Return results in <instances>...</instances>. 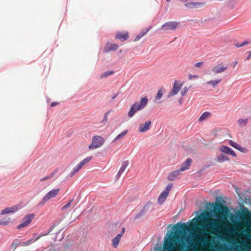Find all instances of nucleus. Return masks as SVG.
Masks as SVG:
<instances>
[{
	"label": "nucleus",
	"mask_w": 251,
	"mask_h": 251,
	"mask_svg": "<svg viewBox=\"0 0 251 251\" xmlns=\"http://www.w3.org/2000/svg\"><path fill=\"white\" fill-rule=\"evenodd\" d=\"M118 45L115 44H107L106 46L104 49L105 52H108L111 50H116L118 48Z\"/></svg>",
	"instance_id": "nucleus-20"
},
{
	"label": "nucleus",
	"mask_w": 251,
	"mask_h": 251,
	"mask_svg": "<svg viewBox=\"0 0 251 251\" xmlns=\"http://www.w3.org/2000/svg\"><path fill=\"white\" fill-rule=\"evenodd\" d=\"M60 189L59 188L52 189L48 192L43 197L42 201L39 203V205H43L50 199L54 198L59 193Z\"/></svg>",
	"instance_id": "nucleus-6"
},
{
	"label": "nucleus",
	"mask_w": 251,
	"mask_h": 251,
	"mask_svg": "<svg viewBox=\"0 0 251 251\" xmlns=\"http://www.w3.org/2000/svg\"><path fill=\"white\" fill-rule=\"evenodd\" d=\"M248 122V119H240L238 121V124L240 126L243 127L245 126Z\"/></svg>",
	"instance_id": "nucleus-33"
},
{
	"label": "nucleus",
	"mask_w": 251,
	"mask_h": 251,
	"mask_svg": "<svg viewBox=\"0 0 251 251\" xmlns=\"http://www.w3.org/2000/svg\"><path fill=\"white\" fill-rule=\"evenodd\" d=\"M121 238V234H117L116 236L112 239V245L114 248H116L119 245V243Z\"/></svg>",
	"instance_id": "nucleus-24"
},
{
	"label": "nucleus",
	"mask_w": 251,
	"mask_h": 251,
	"mask_svg": "<svg viewBox=\"0 0 251 251\" xmlns=\"http://www.w3.org/2000/svg\"><path fill=\"white\" fill-rule=\"evenodd\" d=\"M10 222V219H8V220H1L0 221V225H3L6 226L8 225Z\"/></svg>",
	"instance_id": "nucleus-44"
},
{
	"label": "nucleus",
	"mask_w": 251,
	"mask_h": 251,
	"mask_svg": "<svg viewBox=\"0 0 251 251\" xmlns=\"http://www.w3.org/2000/svg\"><path fill=\"white\" fill-rule=\"evenodd\" d=\"M21 243L22 242H20V240L18 239L14 240L13 241L12 245H11L12 248L15 249L18 246H19V245L21 246Z\"/></svg>",
	"instance_id": "nucleus-35"
},
{
	"label": "nucleus",
	"mask_w": 251,
	"mask_h": 251,
	"mask_svg": "<svg viewBox=\"0 0 251 251\" xmlns=\"http://www.w3.org/2000/svg\"><path fill=\"white\" fill-rule=\"evenodd\" d=\"M57 104H58V103H57V102H52V103L50 104V106H51V107H53V106H54L56 105Z\"/></svg>",
	"instance_id": "nucleus-50"
},
{
	"label": "nucleus",
	"mask_w": 251,
	"mask_h": 251,
	"mask_svg": "<svg viewBox=\"0 0 251 251\" xmlns=\"http://www.w3.org/2000/svg\"><path fill=\"white\" fill-rule=\"evenodd\" d=\"M237 150L243 153H247L248 151V150L247 148H243L241 147L240 145H239Z\"/></svg>",
	"instance_id": "nucleus-42"
},
{
	"label": "nucleus",
	"mask_w": 251,
	"mask_h": 251,
	"mask_svg": "<svg viewBox=\"0 0 251 251\" xmlns=\"http://www.w3.org/2000/svg\"><path fill=\"white\" fill-rule=\"evenodd\" d=\"M250 43V41H244L243 42H242L241 44H239L238 43H236L235 46L236 48H240L245 45H248Z\"/></svg>",
	"instance_id": "nucleus-37"
},
{
	"label": "nucleus",
	"mask_w": 251,
	"mask_h": 251,
	"mask_svg": "<svg viewBox=\"0 0 251 251\" xmlns=\"http://www.w3.org/2000/svg\"><path fill=\"white\" fill-rule=\"evenodd\" d=\"M127 133V130H125L119 134L112 141V143H115L120 139L124 137Z\"/></svg>",
	"instance_id": "nucleus-27"
},
{
	"label": "nucleus",
	"mask_w": 251,
	"mask_h": 251,
	"mask_svg": "<svg viewBox=\"0 0 251 251\" xmlns=\"http://www.w3.org/2000/svg\"><path fill=\"white\" fill-rule=\"evenodd\" d=\"M181 86L182 84L178 85L177 84V81L176 80H175L173 88L172 91L169 93L168 97L170 98L175 95H176L179 91L180 89L181 88Z\"/></svg>",
	"instance_id": "nucleus-12"
},
{
	"label": "nucleus",
	"mask_w": 251,
	"mask_h": 251,
	"mask_svg": "<svg viewBox=\"0 0 251 251\" xmlns=\"http://www.w3.org/2000/svg\"><path fill=\"white\" fill-rule=\"evenodd\" d=\"M204 5L203 2H190L185 4L186 7L188 8H194L200 7Z\"/></svg>",
	"instance_id": "nucleus-18"
},
{
	"label": "nucleus",
	"mask_w": 251,
	"mask_h": 251,
	"mask_svg": "<svg viewBox=\"0 0 251 251\" xmlns=\"http://www.w3.org/2000/svg\"><path fill=\"white\" fill-rule=\"evenodd\" d=\"M74 201V199H72V200H70L67 203H66L65 205H64L62 208H61V210H64L65 209L68 208L69 207L72 203V202Z\"/></svg>",
	"instance_id": "nucleus-40"
},
{
	"label": "nucleus",
	"mask_w": 251,
	"mask_h": 251,
	"mask_svg": "<svg viewBox=\"0 0 251 251\" xmlns=\"http://www.w3.org/2000/svg\"><path fill=\"white\" fill-rule=\"evenodd\" d=\"M210 217H214L217 219H220L222 220H226V216L223 213L220 212L218 214H216L214 211H204L201 212L198 216L195 218L197 221L201 222L205 221L206 223L204 224L203 227L205 228H211L213 230L217 232H220L222 229V227L220 225L217 221L215 219L208 220Z\"/></svg>",
	"instance_id": "nucleus-2"
},
{
	"label": "nucleus",
	"mask_w": 251,
	"mask_h": 251,
	"mask_svg": "<svg viewBox=\"0 0 251 251\" xmlns=\"http://www.w3.org/2000/svg\"><path fill=\"white\" fill-rule=\"evenodd\" d=\"M229 144L231 146L233 147V148H234L235 149H236L237 150L238 149V148L240 145L239 144H237L236 142H235L231 140H229Z\"/></svg>",
	"instance_id": "nucleus-38"
},
{
	"label": "nucleus",
	"mask_w": 251,
	"mask_h": 251,
	"mask_svg": "<svg viewBox=\"0 0 251 251\" xmlns=\"http://www.w3.org/2000/svg\"><path fill=\"white\" fill-rule=\"evenodd\" d=\"M37 233H34L33 235V237L32 238H36L38 236H37Z\"/></svg>",
	"instance_id": "nucleus-54"
},
{
	"label": "nucleus",
	"mask_w": 251,
	"mask_h": 251,
	"mask_svg": "<svg viewBox=\"0 0 251 251\" xmlns=\"http://www.w3.org/2000/svg\"><path fill=\"white\" fill-rule=\"evenodd\" d=\"M227 67L223 65L222 64H218L212 69V71L215 74H220L224 72Z\"/></svg>",
	"instance_id": "nucleus-15"
},
{
	"label": "nucleus",
	"mask_w": 251,
	"mask_h": 251,
	"mask_svg": "<svg viewBox=\"0 0 251 251\" xmlns=\"http://www.w3.org/2000/svg\"><path fill=\"white\" fill-rule=\"evenodd\" d=\"M104 142V139L101 136H94L92 138V143L89 145V149L93 150L101 146Z\"/></svg>",
	"instance_id": "nucleus-4"
},
{
	"label": "nucleus",
	"mask_w": 251,
	"mask_h": 251,
	"mask_svg": "<svg viewBox=\"0 0 251 251\" xmlns=\"http://www.w3.org/2000/svg\"><path fill=\"white\" fill-rule=\"evenodd\" d=\"M199 76L198 75H189V79H192L193 78H198Z\"/></svg>",
	"instance_id": "nucleus-45"
},
{
	"label": "nucleus",
	"mask_w": 251,
	"mask_h": 251,
	"mask_svg": "<svg viewBox=\"0 0 251 251\" xmlns=\"http://www.w3.org/2000/svg\"><path fill=\"white\" fill-rule=\"evenodd\" d=\"M151 29V27H147L144 30L141 31L139 34L136 35L134 39L135 41L139 40L143 36H145Z\"/></svg>",
	"instance_id": "nucleus-25"
},
{
	"label": "nucleus",
	"mask_w": 251,
	"mask_h": 251,
	"mask_svg": "<svg viewBox=\"0 0 251 251\" xmlns=\"http://www.w3.org/2000/svg\"><path fill=\"white\" fill-rule=\"evenodd\" d=\"M20 209L19 205H15L11 207H6L0 211V215H3L15 213Z\"/></svg>",
	"instance_id": "nucleus-11"
},
{
	"label": "nucleus",
	"mask_w": 251,
	"mask_h": 251,
	"mask_svg": "<svg viewBox=\"0 0 251 251\" xmlns=\"http://www.w3.org/2000/svg\"><path fill=\"white\" fill-rule=\"evenodd\" d=\"M192 162V160L191 158H187L186 160L181 165L179 169L180 171L181 172H182L186 170H188Z\"/></svg>",
	"instance_id": "nucleus-17"
},
{
	"label": "nucleus",
	"mask_w": 251,
	"mask_h": 251,
	"mask_svg": "<svg viewBox=\"0 0 251 251\" xmlns=\"http://www.w3.org/2000/svg\"><path fill=\"white\" fill-rule=\"evenodd\" d=\"M229 160V159L228 158V157L226 155L223 154H220L217 155V161L220 163L228 161Z\"/></svg>",
	"instance_id": "nucleus-26"
},
{
	"label": "nucleus",
	"mask_w": 251,
	"mask_h": 251,
	"mask_svg": "<svg viewBox=\"0 0 251 251\" xmlns=\"http://www.w3.org/2000/svg\"><path fill=\"white\" fill-rule=\"evenodd\" d=\"M179 23L176 21H170L164 24L161 29L164 30H175L178 26Z\"/></svg>",
	"instance_id": "nucleus-10"
},
{
	"label": "nucleus",
	"mask_w": 251,
	"mask_h": 251,
	"mask_svg": "<svg viewBox=\"0 0 251 251\" xmlns=\"http://www.w3.org/2000/svg\"><path fill=\"white\" fill-rule=\"evenodd\" d=\"M151 125V121H148L146 122L144 124H141L139 125L138 127V131L140 132H144L148 130L150 128Z\"/></svg>",
	"instance_id": "nucleus-14"
},
{
	"label": "nucleus",
	"mask_w": 251,
	"mask_h": 251,
	"mask_svg": "<svg viewBox=\"0 0 251 251\" xmlns=\"http://www.w3.org/2000/svg\"><path fill=\"white\" fill-rule=\"evenodd\" d=\"M128 165V162L127 161H125L123 162L121 167L118 172V174L116 175L117 178H118L120 177L123 172L125 171L126 168Z\"/></svg>",
	"instance_id": "nucleus-19"
},
{
	"label": "nucleus",
	"mask_w": 251,
	"mask_h": 251,
	"mask_svg": "<svg viewBox=\"0 0 251 251\" xmlns=\"http://www.w3.org/2000/svg\"><path fill=\"white\" fill-rule=\"evenodd\" d=\"M212 207L214 209L213 211H217L219 213H220L221 211L223 210V207L221 204L214 203L212 204Z\"/></svg>",
	"instance_id": "nucleus-28"
},
{
	"label": "nucleus",
	"mask_w": 251,
	"mask_h": 251,
	"mask_svg": "<svg viewBox=\"0 0 251 251\" xmlns=\"http://www.w3.org/2000/svg\"><path fill=\"white\" fill-rule=\"evenodd\" d=\"M168 195L167 194V193L164 192L163 191L162 192L158 198L157 202L158 204H163V203L165 201Z\"/></svg>",
	"instance_id": "nucleus-22"
},
{
	"label": "nucleus",
	"mask_w": 251,
	"mask_h": 251,
	"mask_svg": "<svg viewBox=\"0 0 251 251\" xmlns=\"http://www.w3.org/2000/svg\"><path fill=\"white\" fill-rule=\"evenodd\" d=\"M189 90V88L187 87H185L183 88V89L180 91V94L182 95V96H183L185 95V94L187 93L188 91Z\"/></svg>",
	"instance_id": "nucleus-43"
},
{
	"label": "nucleus",
	"mask_w": 251,
	"mask_h": 251,
	"mask_svg": "<svg viewBox=\"0 0 251 251\" xmlns=\"http://www.w3.org/2000/svg\"><path fill=\"white\" fill-rule=\"evenodd\" d=\"M181 171L177 170L170 173L168 176V179L170 181H173L177 178V176L180 174Z\"/></svg>",
	"instance_id": "nucleus-21"
},
{
	"label": "nucleus",
	"mask_w": 251,
	"mask_h": 251,
	"mask_svg": "<svg viewBox=\"0 0 251 251\" xmlns=\"http://www.w3.org/2000/svg\"><path fill=\"white\" fill-rule=\"evenodd\" d=\"M249 202H251V198L248 199Z\"/></svg>",
	"instance_id": "nucleus-56"
},
{
	"label": "nucleus",
	"mask_w": 251,
	"mask_h": 251,
	"mask_svg": "<svg viewBox=\"0 0 251 251\" xmlns=\"http://www.w3.org/2000/svg\"><path fill=\"white\" fill-rule=\"evenodd\" d=\"M151 205L152 203L151 202L148 201L147 202L140 212L135 216L134 220L140 219L143 216L148 214L149 212L151 213L152 210V208L151 209Z\"/></svg>",
	"instance_id": "nucleus-5"
},
{
	"label": "nucleus",
	"mask_w": 251,
	"mask_h": 251,
	"mask_svg": "<svg viewBox=\"0 0 251 251\" xmlns=\"http://www.w3.org/2000/svg\"><path fill=\"white\" fill-rule=\"evenodd\" d=\"M118 94H119V93H118L116 94H114L113 96L112 97V98H111L112 100H113L115 99L116 98V97L118 95Z\"/></svg>",
	"instance_id": "nucleus-51"
},
{
	"label": "nucleus",
	"mask_w": 251,
	"mask_h": 251,
	"mask_svg": "<svg viewBox=\"0 0 251 251\" xmlns=\"http://www.w3.org/2000/svg\"><path fill=\"white\" fill-rule=\"evenodd\" d=\"M34 217L35 214L32 213L26 215L21 220V224L17 226V229H19L27 226V225L31 222Z\"/></svg>",
	"instance_id": "nucleus-9"
},
{
	"label": "nucleus",
	"mask_w": 251,
	"mask_h": 251,
	"mask_svg": "<svg viewBox=\"0 0 251 251\" xmlns=\"http://www.w3.org/2000/svg\"><path fill=\"white\" fill-rule=\"evenodd\" d=\"M92 156L87 157L82 161H81L75 167L72 172L71 174L70 175V177H72L75 174L78 172L83 166H84L86 164L88 163L91 159H92Z\"/></svg>",
	"instance_id": "nucleus-7"
},
{
	"label": "nucleus",
	"mask_w": 251,
	"mask_h": 251,
	"mask_svg": "<svg viewBox=\"0 0 251 251\" xmlns=\"http://www.w3.org/2000/svg\"><path fill=\"white\" fill-rule=\"evenodd\" d=\"M114 73L113 71H108L104 72L100 76V78L106 77L110 75H113Z\"/></svg>",
	"instance_id": "nucleus-31"
},
{
	"label": "nucleus",
	"mask_w": 251,
	"mask_h": 251,
	"mask_svg": "<svg viewBox=\"0 0 251 251\" xmlns=\"http://www.w3.org/2000/svg\"><path fill=\"white\" fill-rule=\"evenodd\" d=\"M247 53L248 54V55L247 57L246 60H248L250 59V58L251 57V51L247 52Z\"/></svg>",
	"instance_id": "nucleus-47"
},
{
	"label": "nucleus",
	"mask_w": 251,
	"mask_h": 251,
	"mask_svg": "<svg viewBox=\"0 0 251 251\" xmlns=\"http://www.w3.org/2000/svg\"><path fill=\"white\" fill-rule=\"evenodd\" d=\"M225 213L228 215L229 221L233 224L229 226H224L225 231L232 234L235 233L236 229L241 226H251V211L243 204H240L239 208H236L230 213L227 208H226Z\"/></svg>",
	"instance_id": "nucleus-1"
},
{
	"label": "nucleus",
	"mask_w": 251,
	"mask_h": 251,
	"mask_svg": "<svg viewBox=\"0 0 251 251\" xmlns=\"http://www.w3.org/2000/svg\"><path fill=\"white\" fill-rule=\"evenodd\" d=\"M57 171L55 170L53 172H52L50 175L47 176H46L43 177L40 179L41 181H43L44 180L50 179L53 177V176L56 173Z\"/></svg>",
	"instance_id": "nucleus-32"
},
{
	"label": "nucleus",
	"mask_w": 251,
	"mask_h": 251,
	"mask_svg": "<svg viewBox=\"0 0 251 251\" xmlns=\"http://www.w3.org/2000/svg\"><path fill=\"white\" fill-rule=\"evenodd\" d=\"M167 2H169L171 1V0H166Z\"/></svg>",
	"instance_id": "nucleus-57"
},
{
	"label": "nucleus",
	"mask_w": 251,
	"mask_h": 251,
	"mask_svg": "<svg viewBox=\"0 0 251 251\" xmlns=\"http://www.w3.org/2000/svg\"><path fill=\"white\" fill-rule=\"evenodd\" d=\"M190 250L191 251H198L197 249L194 248H192Z\"/></svg>",
	"instance_id": "nucleus-52"
},
{
	"label": "nucleus",
	"mask_w": 251,
	"mask_h": 251,
	"mask_svg": "<svg viewBox=\"0 0 251 251\" xmlns=\"http://www.w3.org/2000/svg\"><path fill=\"white\" fill-rule=\"evenodd\" d=\"M220 151L222 152L225 153L227 154L231 155L233 157L236 156V154L234 151L227 146L224 145L220 146Z\"/></svg>",
	"instance_id": "nucleus-13"
},
{
	"label": "nucleus",
	"mask_w": 251,
	"mask_h": 251,
	"mask_svg": "<svg viewBox=\"0 0 251 251\" xmlns=\"http://www.w3.org/2000/svg\"><path fill=\"white\" fill-rule=\"evenodd\" d=\"M59 233V232H57L56 233V234H58Z\"/></svg>",
	"instance_id": "nucleus-58"
},
{
	"label": "nucleus",
	"mask_w": 251,
	"mask_h": 251,
	"mask_svg": "<svg viewBox=\"0 0 251 251\" xmlns=\"http://www.w3.org/2000/svg\"><path fill=\"white\" fill-rule=\"evenodd\" d=\"M92 156L87 157L82 161H81L75 167L72 172L71 174L70 175V177H72L75 174L78 172L83 166H84L86 164L88 163L91 159H92Z\"/></svg>",
	"instance_id": "nucleus-8"
},
{
	"label": "nucleus",
	"mask_w": 251,
	"mask_h": 251,
	"mask_svg": "<svg viewBox=\"0 0 251 251\" xmlns=\"http://www.w3.org/2000/svg\"><path fill=\"white\" fill-rule=\"evenodd\" d=\"M173 187L172 183H169L166 187L165 190L163 191L164 192L167 193V194L168 195L169 191L171 190Z\"/></svg>",
	"instance_id": "nucleus-39"
},
{
	"label": "nucleus",
	"mask_w": 251,
	"mask_h": 251,
	"mask_svg": "<svg viewBox=\"0 0 251 251\" xmlns=\"http://www.w3.org/2000/svg\"><path fill=\"white\" fill-rule=\"evenodd\" d=\"M203 65L202 62H200L198 63H197L195 64V67H201Z\"/></svg>",
	"instance_id": "nucleus-46"
},
{
	"label": "nucleus",
	"mask_w": 251,
	"mask_h": 251,
	"mask_svg": "<svg viewBox=\"0 0 251 251\" xmlns=\"http://www.w3.org/2000/svg\"><path fill=\"white\" fill-rule=\"evenodd\" d=\"M128 33L126 31L118 32L115 36L116 39L120 40L122 41L128 39Z\"/></svg>",
	"instance_id": "nucleus-16"
},
{
	"label": "nucleus",
	"mask_w": 251,
	"mask_h": 251,
	"mask_svg": "<svg viewBox=\"0 0 251 251\" xmlns=\"http://www.w3.org/2000/svg\"><path fill=\"white\" fill-rule=\"evenodd\" d=\"M222 80V79H217L213 80H209L206 82V84L211 85L213 87H216Z\"/></svg>",
	"instance_id": "nucleus-29"
},
{
	"label": "nucleus",
	"mask_w": 251,
	"mask_h": 251,
	"mask_svg": "<svg viewBox=\"0 0 251 251\" xmlns=\"http://www.w3.org/2000/svg\"><path fill=\"white\" fill-rule=\"evenodd\" d=\"M42 237V235H38L36 238H32L26 241L23 242L21 243L22 246H26L30 245L31 244L35 242L36 241L38 240L40 238Z\"/></svg>",
	"instance_id": "nucleus-23"
},
{
	"label": "nucleus",
	"mask_w": 251,
	"mask_h": 251,
	"mask_svg": "<svg viewBox=\"0 0 251 251\" xmlns=\"http://www.w3.org/2000/svg\"><path fill=\"white\" fill-rule=\"evenodd\" d=\"M163 90L161 89H160L157 93V95L155 98V100H159L163 96Z\"/></svg>",
	"instance_id": "nucleus-34"
},
{
	"label": "nucleus",
	"mask_w": 251,
	"mask_h": 251,
	"mask_svg": "<svg viewBox=\"0 0 251 251\" xmlns=\"http://www.w3.org/2000/svg\"><path fill=\"white\" fill-rule=\"evenodd\" d=\"M238 64V61H235L233 62V66L234 67Z\"/></svg>",
	"instance_id": "nucleus-53"
},
{
	"label": "nucleus",
	"mask_w": 251,
	"mask_h": 251,
	"mask_svg": "<svg viewBox=\"0 0 251 251\" xmlns=\"http://www.w3.org/2000/svg\"><path fill=\"white\" fill-rule=\"evenodd\" d=\"M210 113L209 112L206 111L203 112L199 119V122H202L205 120L209 115Z\"/></svg>",
	"instance_id": "nucleus-30"
},
{
	"label": "nucleus",
	"mask_w": 251,
	"mask_h": 251,
	"mask_svg": "<svg viewBox=\"0 0 251 251\" xmlns=\"http://www.w3.org/2000/svg\"><path fill=\"white\" fill-rule=\"evenodd\" d=\"M148 99L147 97L142 98L140 102H135L131 106L127 113L129 118H132L134 114L138 111L143 109L147 105Z\"/></svg>",
	"instance_id": "nucleus-3"
},
{
	"label": "nucleus",
	"mask_w": 251,
	"mask_h": 251,
	"mask_svg": "<svg viewBox=\"0 0 251 251\" xmlns=\"http://www.w3.org/2000/svg\"><path fill=\"white\" fill-rule=\"evenodd\" d=\"M179 1H181V2H185L187 1V0H179Z\"/></svg>",
	"instance_id": "nucleus-55"
},
{
	"label": "nucleus",
	"mask_w": 251,
	"mask_h": 251,
	"mask_svg": "<svg viewBox=\"0 0 251 251\" xmlns=\"http://www.w3.org/2000/svg\"><path fill=\"white\" fill-rule=\"evenodd\" d=\"M182 101H183V97H181L180 98H179V100H178V103L179 104H182Z\"/></svg>",
	"instance_id": "nucleus-49"
},
{
	"label": "nucleus",
	"mask_w": 251,
	"mask_h": 251,
	"mask_svg": "<svg viewBox=\"0 0 251 251\" xmlns=\"http://www.w3.org/2000/svg\"><path fill=\"white\" fill-rule=\"evenodd\" d=\"M125 228L123 227L121 229V232L120 233H119L118 234H121V237H122L123 234L125 233Z\"/></svg>",
	"instance_id": "nucleus-48"
},
{
	"label": "nucleus",
	"mask_w": 251,
	"mask_h": 251,
	"mask_svg": "<svg viewBox=\"0 0 251 251\" xmlns=\"http://www.w3.org/2000/svg\"><path fill=\"white\" fill-rule=\"evenodd\" d=\"M54 227H55V225L51 226L50 227V228H49V230L47 232L44 233V234H40L39 235H42V237L43 236L47 235L48 234H49L50 232H51L53 230Z\"/></svg>",
	"instance_id": "nucleus-41"
},
{
	"label": "nucleus",
	"mask_w": 251,
	"mask_h": 251,
	"mask_svg": "<svg viewBox=\"0 0 251 251\" xmlns=\"http://www.w3.org/2000/svg\"><path fill=\"white\" fill-rule=\"evenodd\" d=\"M112 111L111 110H109L108 111H107L106 113H105L104 115V117H103V120L101 121V123L103 124V125H105L107 122V118H108V115L109 114V113Z\"/></svg>",
	"instance_id": "nucleus-36"
}]
</instances>
